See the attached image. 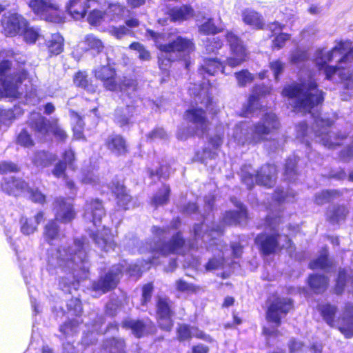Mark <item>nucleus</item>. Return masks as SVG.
Listing matches in <instances>:
<instances>
[{
	"label": "nucleus",
	"instance_id": "nucleus-1",
	"mask_svg": "<svg viewBox=\"0 0 353 353\" xmlns=\"http://www.w3.org/2000/svg\"><path fill=\"white\" fill-rule=\"evenodd\" d=\"M314 61L327 79L337 74L347 90H353V42L341 41L331 50H318Z\"/></svg>",
	"mask_w": 353,
	"mask_h": 353
},
{
	"label": "nucleus",
	"instance_id": "nucleus-39",
	"mask_svg": "<svg viewBox=\"0 0 353 353\" xmlns=\"http://www.w3.org/2000/svg\"><path fill=\"white\" fill-rule=\"evenodd\" d=\"M58 226L54 221H49L45 226L43 237L46 241L53 244L54 241L60 239Z\"/></svg>",
	"mask_w": 353,
	"mask_h": 353
},
{
	"label": "nucleus",
	"instance_id": "nucleus-50",
	"mask_svg": "<svg viewBox=\"0 0 353 353\" xmlns=\"http://www.w3.org/2000/svg\"><path fill=\"white\" fill-rule=\"evenodd\" d=\"M106 16V12H103L99 10L94 9L89 13L87 20L88 23L92 26H99L103 21L107 19Z\"/></svg>",
	"mask_w": 353,
	"mask_h": 353
},
{
	"label": "nucleus",
	"instance_id": "nucleus-60",
	"mask_svg": "<svg viewBox=\"0 0 353 353\" xmlns=\"http://www.w3.org/2000/svg\"><path fill=\"white\" fill-rule=\"evenodd\" d=\"M176 288L178 291L187 294L192 293L196 291L194 285L183 279H179L176 281Z\"/></svg>",
	"mask_w": 353,
	"mask_h": 353
},
{
	"label": "nucleus",
	"instance_id": "nucleus-59",
	"mask_svg": "<svg viewBox=\"0 0 353 353\" xmlns=\"http://www.w3.org/2000/svg\"><path fill=\"white\" fill-rule=\"evenodd\" d=\"M21 231L23 234L29 235L37 230V225L34 224L32 219H21Z\"/></svg>",
	"mask_w": 353,
	"mask_h": 353
},
{
	"label": "nucleus",
	"instance_id": "nucleus-19",
	"mask_svg": "<svg viewBox=\"0 0 353 353\" xmlns=\"http://www.w3.org/2000/svg\"><path fill=\"white\" fill-rule=\"evenodd\" d=\"M123 270V265L119 264L112 266L104 276L101 277L97 282L94 283V290L105 293L114 288L120 279Z\"/></svg>",
	"mask_w": 353,
	"mask_h": 353
},
{
	"label": "nucleus",
	"instance_id": "nucleus-36",
	"mask_svg": "<svg viewBox=\"0 0 353 353\" xmlns=\"http://www.w3.org/2000/svg\"><path fill=\"white\" fill-rule=\"evenodd\" d=\"M345 288L349 292L353 290V276H350L346 270H343L339 273L335 291L337 294H340Z\"/></svg>",
	"mask_w": 353,
	"mask_h": 353
},
{
	"label": "nucleus",
	"instance_id": "nucleus-12",
	"mask_svg": "<svg viewBox=\"0 0 353 353\" xmlns=\"http://www.w3.org/2000/svg\"><path fill=\"white\" fill-rule=\"evenodd\" d=\"M95 77L101 81L105 89L121 92L126 94L130 98L136 90L137 84L135 81L129 79L121 80L117 78L114 70L109 65L101 66L94 70Z\"/></svg>",
	"mask_w": 353,
	"mask_h": 353
},
{
	"label": "nucleus",
	"instance_id": "nucleus-42",
	"mask_svg": "<svg viewBox=\"0 0 353 353\" xmlns=\"http://www.w3.org/2000/svg\"><path fill=\"white\" fill-rule=\"evenodd\" d=\"M48 48L51 54L57 55L63 49V38L59 34H54L48 42Z\"/></svg>",
	"mask_w": 353,
	"mask_h": 353
},
{
	"label": "nucleus",
	"instance_id": "nucleus-13",
	"mask_svg": "<svg viewBox=\"0 0 353 353\" xmlns=\"http://www.w3.org/2000/svg\"><path fill=\"white\" fill-rule=\"evenodd\" d=\"M312 115L314 119V125L312 134L316 142L321 143L326 148H334L335 146L341 145L342 141L346 139V135L344 134L336 135L335 132L330 130L332 122L329 119Z\"/></svg>",
	"mask_w": 353,
	"mask_h": 353
},
{
	"label": "nucleus",
	"instance_id": "nucleus-38",
	"mask_svg": "<svg viewBox=\"0 0 353 353\" xmlns=\"http://www.w3.org/2000/svg\"><path fill=\"white\" fill-rule=\"evenodd\" d=\"M178 335L180 340H186L192 336L207 339L205 334L196 327H190L186 325H181L178 329Z\"/></svg>",
	"mask_w": 353,
	"mask_h": 353
},
{
	"label": "nucleus",
	"instance_id": "nucleus-15",
	"mask_svg": "<svg viewBox=\"0 0 353 353\" xmlns=\"http://www.w3.org/2000/svg\"><path fill=\"white\" fill-rule=\"evenodd\" d=\"M249 170L250 168L247 166L241 169L242 181L249 188H251L254 183L266 187H271L274 183L276 169L274 165L263 166L256 176L250 172Z\"/></svg>",
	"mask_w": 353,
	"mask_h": 353
},
{
	"label": "nucleus",
	"instance_id": "nucleus-9",
	"mask_svg": "<svg viewBox=\"0 0 353 353\" xmlns=\"http://www.w3.org/2000/svg\"><path fill=\"white\" fill-rule=\"evenodd\" d=\"M323 320L331 327H337L346 337L353 336V305L348 304L345 306L343 316L336 318V307L329 303L323 304L318 308Z\"/></svg>",
	"mask_w": 353,
	"mask_h": 353
},
{
	"label": "nucleus",
	"instance_id": "nucleus-18",
	"mask_svg": "<svg viewBox=\"0 0 353 353\" xmlns=\"http://www.w3.org/2000/svg\"><path fill=\"white\" fill-rule=\"evenodd\" d=\"M292 307V302L287 298H276L270 304L266 317L268 321L279 326L281 319L286 315Z\"/></svg>",
	"mask_w": 353,
	"mask_h": 353
},
{
	"label": "nucleus",
	"instance_id": "nucleus-46",
	"mask_svg": "<svg viewBox=\"0 0 353 353\" xmlns=\"http://www.w3.org/2000/svg\"><path fill=\"white\" fill-rule=\"evenodd\" d=\"M74 83L78 86L84 88L89 92H94L97 87L92 84H88L86 75L81 72L77 73L74 77Z\"/></svg>",
	"mask_w": 353,
	"mask_h": 353
},
{
	"label": "nucleus",
	"instance_id": "nucleus-5",
	"mask_svg": "<svg viewBox=\"0 0 353 353\" xmlns=\"http://www.w3.org/2000/svg\"><path fill=\"white\" fill-rule=\"evenodd\" d=\"M279 123L273 113L266 114L262 122L253 125L249 122L237 124L232 134V139L238 145L256 144L265 139L273 129L279 127Z\"/></svg>",
	"mask_w": 353,
	"mask_h": 353
},
{
	"label": "nucleus",
	"instance_id": "nucleus-49",
	"mask_svg": "<svg viewBox=\"0 0 353 353\" xmlns=\"http://www.w3.org/2000/svg\"><path fill=\"white\" fill-rule=\"evenodd\" d=\"M124 12V8L119 4H110L106 10L107 19L110 21L117 20L119 19Z\"/></svg>",
	"mask_w": 353,
	"mask_h": 353
},
{
	"label": "nucleus",
	"instance_id": "nucleus-35",
	"mask_svg": "<svg viewBox=\"0 0 353 353\" xmlns=\"http://www.w3.org/2000/svg\"><path fill=\"white\" fill-rule=\"evenodd\" d=\"M112 190L116 196L118 205L124 209L128 208V205L131 201V196L126 193L123 185L119 182L116 184L114 183Z\"/></svg>",
	"mask_w": 353,
	"mask_h": 353
},
{
	"label": "nucleus",
	"instance_id": "nucleus-43",
	"mask_svg": "<svg viewBox=\"0 0 353 353\" xmlns=\"http://www.w3.org/2000/svg\"><path fill=\"white\" fill-rule=\"evenodd\" d=\"M55 159L56 157L54 154L42 151L37 152L34 155L32 162L37 167H46L55 161Z\"/></svg>",
	"mask_w": 353,
	"mask_h": 353
},
{
	"label": "nucleus",
	"instance_id": "nucleus-4",
	"mask_svg": "<svg viewBox=\"0 0 353 353\" xmlns=\"http://www.w3.org/2000/svg\"><path fill=\"white\" fill-rule=\"evenodd\" d=\"M85 239H76L72 245H61L48 259L49 270L60 269L61 271L78 270L85 272L88 269Z\"/></svg>",
	"mask_w": 353,
	"mask_h": 353
},
{
	"label": "nucleus",
	"instance_id": "nucleus-53",
	"mask_svg": "<svg viewBox=\"0 0 353 353\" xmlns=\"http://www.w3.org/2000/svg\"><path fill=\"white\" fill-rule=\"evenodd\" d=\"M307 59V52L297 48L292 52L290 60L291 63L296 65H299L303 63Z\"/></svg>",
	"mask_w": 353,
	"mask_h": 353
},
{
	"label": "nucleus",
	"instance_id": "nucleus-17",
	"mask_svg": "<svg viewBox=\"0 0 353 353\" xmlns=\"http://www.w3.org/2000/svg\"><path fill=\"white\" fill-rule=\"evenodd\" d=\"M32 117V127L41 135L46 136L50 132L61 141L66 139L65 132L57 124V121L50 123L39 114H33Z\"/></svg>",
	"mask_w": 353,
	"mask_h": 353
},
{
	"label": "nucleus",
	"instance_id": "nucleus-28",
	"mask_svg": "<svg viewBox=\"0 0 353 353\" xmlns=\"http://www.w3.org/2000/svg\"><path fill=\"white\" fill-rule=\"evenodd\" d=\"M194 9L188 5L176 6L169 10L168 14L174 22H181L188 20L194 16Z\"/></svg>",
	"mask_w": 353,
	"mask_h": 353
},
{
	"label": "nucleus",
	"instance_id": "nucleus-2",
	"mask_svg": "<svg viewBox=\"0 0 353 353\" xmlns=\"http://www.w3.org/2000/svg\"><path fill=\"white\" fill-rule=\"evenodd\" d=\"M282 94L296 112H311V110L323 101V92L317 88L312 74H302L299 82L284 88Z\"/></svg>",
	"mask_w": 353,
	"mask_h": 353
},
{
	"label": "nucleus",
	"instance_id": "nucleus-57",
	"mask_svg": "<svg viewBox=\"0 0 353 353\" xmlns=\"http://www.w3.org/2000/svg\"><path fill=\"white\" fill-rule=\"evenodd\" d=\"M221 232L222 228L221 226H217L216 229L213 228L208 240L205 242H201L199 245L202 247V244L204 243L206 245L207 249L211 248L212 250H214V248H212L213 245L219 246L216 244V242H215V239L216 236H219Z\"/></svg>",
	"mask_w": 353,
	"mask_h": 353
},
{
	"label": "nucleus",
	"instance_id": "nucleus-10",
	"mask_svg": "<svg viewBox=\"0 0 353 353\" xmlns=\"http://www.w3.org/2000/svg\"><path fill=\"white\" fill-rule=\"evenodd\" d=\"M277 223L276 218L268 215L265 223V233L258 235L255 239V243L259 247L263 254H272L279 248H290L291 246V241L287 236H284L285 243L281 244V236L279 235L276 228Z\"/></svg>",
	"mask_w": 353,
	"mask_h": 353
},
{
	"label": "nucleus",
	"instance_id": "nucleus-29",
	"mask_svg": "<svg viewBox=\"0 0 353 353\" xmlns=\"http://www.w3.org/2000/svg\"><path fill=\"white\" fill-rule=\"evenodd\" d=\"M20 35L23 37L24 41L29 44H34L37 41L43 37L41 29L37 26H30L27 20Z\"/></svg>",
	"mask_w": 353,
	"mask_h": 353
},
{
	"label": "nucleus",
	"instance_id": "nucleus-45",
	"mask_svg": "<svg viewBox=\"0 0 353 353\" xmlns=\"http://www.w3.org/2000/svg\"><path fill=\"white\" fill-rule=\"evenodd\" d=\"M223 30V27L221 25L216 26L212 19H208L206 21L199 26V32L203 34H215Z\"/></svg>",
	"mask_w": 353,
	"mask_h": 353
},
{
	"label": "nucleus",
	"instance_id": "nucleus-54",
	"mask_svg": "<svg viewBox=\"0 0 353 353\" xmlns=\"http://www.w3.org/2000/svg\"><path fill=\"white\" fill-rule=\"evenodd\" d=\"M72 118L73 121L75 122V125L73 127L74 138L77 140L82 139H83L82 119L76 113H73Z\"/></svg>",
	"mask_w": 353,
	"mask_h": 353
},
{
	"label": "nucleus",
	"instance_id": "nucleus-22",
	"mask_svg": "<svg viewBox=\"0 0 353 353\" xmlns=\"http://www.w3.org/2000/svg\"><path fill=\"white\" fill-rule=\"evenodd\" d=\"M184 117L194 125L195 133L202 134L207 130L209 122L202 108H191L185 112Z\"/></svg>",
	"mask_w": 353,
	"mask_h": 353
},
{
	"label": "nucleus",
	"instance_id": "nucleus-63",
	"mask_svg": "<svg viewBox=\"0 0 353 353\" xmlns=\"http://www.w3.org/2000/svg\"><path fill=\"white\" fill-rule=\"evenodd\" d=\"M109 33L117 39L122 38L124 35L130 33V30L125 26L115 27L112 26L109 28Z\"/></svg>",
	"mask_w": 353,
	"mask_h": 353
},
{
	"label": "nucleus",
	"instance_id": "nucleus-3",
	"mask_svg": "<svg viewBox=\"0 0 353 353\" xmlns=\"http://www.w3.org/2000/svg\"><path fill=\"white\" fill-rule=\"evenodd\" d=\"M145 35L154 41L156 47L161 52L159 57V64L161 70H166L169 67L172 61L171 54H176L180 59L183 58L185 67L188 68L189 63L185 57L194 50V44L192 40L181 36L174 39L172 33H157L151 30H147Z\"/></svg>",
	"mask_w": 353,
	"mask_h": 353
},
{
	"label": "nucleus",
	"instance_id": "nucleus-58",
	"mask_svg": "<svg viewBox=\"0 0 353 353\" xmlns=\"http://www.w3.org/2000/svg\"><path fill=\"white\" fill-rule=\"evenodd\" d=\"M223 46L222 41L219 37H213L212 39H209L207 41V43L205 44V50L210 52H216L219 49H220Z\"/></svg>",
	"mask_w": 353,
	"mask_h": 353
},
{
	"label": "nucleus",
	"instance_id": "nucleus-64",
	"mask_svg": "<svg viewBox=\"0 0 353 353\" xmlns=\"http://www.w3.org/2000/svg\"><path fill=\"white\" fill-rule=\"evenodd\" d=\"M124 341L121 339H113L111 340V353H124Z\"/></svg>",
	"mask_w": 353,
	"mask_h": 353
},
{
	"label": "nucleus",
	"instance_id": "nucleus-6",
	"mask_svg": "<svg viewBox=\"0 0 353 353\" xmlns=\"http://www.w3.org/2000/svg\"><path fill=\"white\" fill-rule=\"evenodd\" d=\"M152 232L155 238L158 239V241L154 242V245H152L151 243H145L142 245L139 250L140 253L148 252L150 254V256L143 260L145 265L155 264L156 259L160 255L166 256L170 254H185L187 246L180 233L174 235L169 242L163 243L161 241L166 236L168 229L154 227Z\"/></svg>",
	"mask_w": 353,
	"mask_h": 353
},
{
	"label": "nucleus",
	"instance_id": "nucleus-20",
	"mask_svg": "<svg viewBox=\"0 0 353 353\" xmlns=\"http://www.w3.org/2000/svg\"><path fill=\"white\" fill-rule=\"evenodd\" d=\"M26 23V19L17 13L5 14L1 19V32L6 37H14L20 34Z\"/></svg>",
	"mask_w": 353,
	"mask_h": 353
},
{
	"label": "nucleus",
	"instance_id": "nucleus-33",
	"mask_svg": "<svg viewBox=\"0 0 353 353\" xmlns=\"http://www.w3.org/2000/svg\"><path fill=\"white\" fill-rule=\"evenodd\" d=\"M135 112L133 105H127L125 108H119L115 112V121L121 127H124L130 123Z\"/></svg>",
	"mask_w": 353,
	"mask_h": 353
},
{
	"label": "nucleus",
	"instance_id": "nucleus-24",
	"mask_svg": "<svg viewBox=\"0 0 353 353\" xmlns=\"http://www.w3.org/2000/svg\"><path fill=\"white\" fill-rule=\"evenodd\" d=\"M271 91V88L268 86H256L252 92V94L249 97L248 104L243 108L242 116L247 117L250 114H254L255 111L259 110L261 105L259 103V99L261 97L265 96Z\"/></svg>",
	"mask_w": 353,
	"mask_h": 353
},
{
	"label": "nucleus",
	"instance_id": "nucleus-21",
	"mask_svg": "<svg viewBox=\"0 0 353 353\" xmlns=\"http://www.w3.org/2000/svg\"><path fill=\"white\" fill-rule=\"evenodd\" d=\"M157 307L159 326L165 330H170L172 327V311L170 300L165 297H159Z\"/></svg>",
	"mask_w": 353,
	"mask_h": 353
},
{
	"label": "nucleus",
	"instance_id": "nucleus-27",
	"mask_svg": "<svg viewBox=\"0 0 353 353\" xmlns=\"http://www.w3.org/2000/svg\"><path fill=\"white\" fill-rule=\"evenodd\" d=\"M238 211H229L225 213L223 218V222L225 225H236L243 223L247 219V211L241 203L232 200Z\"/></svg>",
	"mask_w": 353,
	"mask_h": 353
},
{
	"label": "nucleus",
	"instance_id": "nucleus-8",
	"mask_svg": "<svg viewBox=\"0 0 353 353\" xmlns=\"http://www.w3.org/2000/svg\"><path fill=\"white\" fill-rule=\"evenodd\" d=\"M104 215L103 206L99 199H92L86 203L84 219L85 221L92 223L96 228V234L94 231L92 232L93 239L99 248L108 252L113 250L116 244L113 239V235L108 228L103 226L101 230L100 229L101 219Z\"/></svg>",
	"mask_w": 353,
	"mask_h": 353
},
{
	"label": "nucleus",
	"instance_id": "nucleus-32",
	"mask_svg": "<svg viewBox=\"0 0 353 353\" xmlns=\"http://www.w3.org/2000/svg\"><path fill=\"white\" fill-rule=\"evenodd\" d=\"M106 145L112 152L118 155L126 152L125 141L119 135L112 134L110 136L106 141Z\"/></svg>",
	"mask_w": 353,
	"mask_h": 353
},
{
	"label": "nucleus",
	"instance_id": "nucleus-47",
	"mask_svg": "<svg viewBox=\"0 0 353 353\" xmlns=\"http://www.w3.org/2000/svg\"><path fill=\"white\" fill-rule=\"evenodd\" d=\"M77 276L73 273L67 278H61L59 281V286L61 290L65 292L71 293L72 288L76 289L78 279H75Z\"/></svg>",
	"mask_w": 353,
	"mask_h": 353
},
{
	"label": "nucleus",
	"instance_id": "nucleus-44",
	"mask_svg": "<svg viewBox=\"0 0 353 353\" xmlns=\"http://www.w3.org/2000/svg\"><path fill=\"white\" fill-rule=\"evenodd\" d=\"M327 250L326 249L323 250L321 255L310 263V268L312 270H326L332 264V262L327 259Z\"/></svg>",
	"mask_w": 353,
	"mask_h": 353
},
{
	"label": "nucleus",
	"instance_id": "nucleus-37",
	"mask_svg": "<svg viewBox=\"0 0 353 353\" xmlns=\"http://www.w3.org/2000/svg\"><path fill=\"white\" fill-rule=\"evenodd\" d=\"M243 21L248 25L254 28L260 29L263 28V21L261 16L256 12L252 10H245L242 14Z\"/></svg>",
	"mask_w": 353,
	"mask_h": 353
},
{
	"label": "nucleus",
	"instance_id": "nucleus-23",
	"mask_svg": "<svg viewBox=\"0 0 353 353\" xmlns=\"http://www.w3.org/2000/svg\"><path fill=\"white\" fill-rule=\"evenodd\" d=\"M91 2L102 4L106 0H69L65 5V10L74 19L79 20L85 16Z\"/></svg>",
	"mask_w": 353,
	"mask_h": 353
},
{
	"label": "nucleus",
	"instance_id": "nucleus-16",
	"mask_svg": "<svg viewBox=\"0 0 353 353\" xmlns=\"http://www.w3.org/2000/svg\"><path fill=\"white\" fill-rule=\"evenodd\" d=\"M2 189L8 194L14 196L26 194L34 202L43 203L45 201V196L40 191L28 188L25 181L13 177L6 179Z\"/></svg>",
	"mask_w": 353,
	"mask_h": 353
},
{
	"label": "nucleus",
	"instance_id": "nucleus-14",
	"mask_svg": "<svg viewBox=\"0 0 353 353\" xmlns=\"http://www.w3.org/2000/svg\"><path fill=\"white\" fill-rule=\"evenodd\" d=\"M29 6L41 19L54 23H61L63 21V12L55 1L31 0Z\"/></svg>",
	"mask_w": 353,
	"mask_h": 353
},
{
	"label": "nucleus",
	"instance_id": "nucleus-48",
	"mask_svg": "<svg viewBox=\"0 0 353 353\" xmlns=\"http://www.w3.org/2000/svg\"><path fill=\"white\" fill-rule=\"evenodd\" d=\"M170 188L165 185H163L161 189L157 192L153 199L152 203L154 205H161L165 204L169 198Z\"/></svg>",
	"mask_w": 353,
	"mask_h": 353
},
{
	"label": "nucleus",
	"instance_id": "nucleus-61",
	"mask_svg": "<svg viewBox=\"0 0 353 353\" xmlns=\"http://www.w3.org/2000/svg\"><path fill=\"white\" fill-rule=\"evenodd\" d=\"M99 178L95 174L94 171L88 172L85 174H83V176L81 179V181L83 183L89 184L92 186H97L99 183Z\"/></svg>",
	"mask_w": 353,
	"mask_h": 353
},
{
	"label": "nucleus",
	"instance_id": "nucleus-26",
	"mask_svg": "<svg viewBox=\"0 0 353 353\" xmlns=\"http://www.w3.org/2000/svg\"><path fill=\"white\" fill-rule=\"evenodd\" d=\"M55 208L57 220L62 223H68L74 219L76 213L70 201L59 198L55 202Z\"/></svg>",
	"mask_w": 353,
	"mask_h": 353
},
{
	"label": "nucleus",
	"instance_id": "nucleus-55",
	"mask_svg": "<svg viewBox=\"0 0 353 353\" xmlns=\"http://www.w3.org/2000/svg\"><path fill=\"white\" fill-rule=\"evenodd\" d=\"M130 48L139 52V58L142 61H148L150 59V54L144 46L138 42H134L130 46Z\"/></svg>",
	"mask_w": 353,
	"mask_h": 353
},
{
	"label": "nucleus",
	"instance_id": "nucleus-41",
	"mask_svg": "<svg viewBox=\"0 0 353 353\" xmlns=\"http://www.w3.org/2000/svg\"><path fill=\"white\" fill-rule=\"evenodd\" d=\"M348 210L345 206L332 207L328 210L327 217L332 223H339L345 219Z\"/></svg>",
	"mask_w": 353,
	"mask_h": 353
},
{
	"label": "nucleus",
	"instance_id": "nucleus-31",
	"mask_svg": "<svg viewBox=\"0 0 353 353\" xmlns=\"http://www.w3.org/2000/svg\"><path fill=\"white\" fill-rule=\"evenodd\" d=\"M79 46L86 51L93 50L97 53L101 52L104 48L101 40L94 34L86 35Z\"/></svg>",
	"mask_w": 353,
	"mask_h": 353
},
{
	"label": "nucleus",
	"instance_id": "nucleus-30",
	"mask_svg": "<svg viewBox=\"0 0 353 353\" xmlns=\"http://www.w3.org/2000/svg\"><path fill=\"white\" fill-rule=\"evenodd\" d=\"M150 324V323H143L141 321L128 319L123 321L122 326L125 329H130L137 337H141L149 332L148 328Z\"/></svg>",
	"mask_w": 353,
	"mask_h": 353
},
{
	"label": "nucleus",
	"instance_id": "nucleus-52",
	"mask_svg": "<svg viewBox=\"0 0 353 353\" xmlns=\"http://www.w3.org/2000/svg\"><path fill=\"white\" fill-rule=\"evenodd\" d=\"M339 193L336 190H325L317 194L315 198V202L318 205H322L332 199L339 196Z\"/></svg>",
	"mask_w": 353,
	"mask_h": 353
},
{
	"label": "nucleus",
	"instance_id": "nucleus-11",
	"mask_svg": "<svg viewBox=\"0 0 353 353\" xmlns=\"http://www.w3.org/2000/svg\"><path fill=\"white\" fill-rule=\"evenodd\" d=\"M26 77V72L19 70L12 71V63L8 60L0 62V99L3 97H17L19 85Z\"/></svg>",
	"mask_w": 353,
	"mask_h": 353
},
{
	"label": "nucleus",
	"instance_id": "nucleus-7",
	"mask_svg": "<svg viewBox=\"0 0 353 353\" xmlns=\"http://www.w3.org/2000/svg\"><path fill=\"white\" fill-rule=\"evenodd\" d=\"M225 39L230 48V55L224 61L215 59H205L199 69L201 74L214 75L217 72H225V63L229 66L236 67L245 61L247 53L241 40L232 31H228Z\"/></svg>",
	"mask_w": 353,
	"mask_h": 353
},
{
	"label": "nucleus",
	"instance_id": "nucleus-40",
	"mask_svg": "<svg viewBox=\"0 0 353 353\" xmlns=\"http://www.w3.org/2000/svg\"><path fill=\"white\" fill-rule=\"evenodd\" d=\"M310 288L316 293L323 292L326 290L328 279L320 275H311L308 281Z\"/></svg>",
	"mask_w": 353,
	"mask_h": 353
},
{
	"label": "nucleus",
	"instance_id": "nucleus-25",
	"mask_svg": "<svg viewBox=\"0 0 353 353\" xmlns=\"http://www.w3.org/2000/svg\"><path fill=\"white\" fill-rule=\"evenodd\" d=\"M211 86L210 81H203L201 85H194L193 88H190L189 91L190 94H194L196 97V103H200L203 105L208 110H212V102L209 95V91Z\"/></svg>",
	"mask_w": 353,
	"mask_h": 353
},
{
	"label": "nucleus",
	"instance_id": "nucleus-34",
	"mask_svg": "<svg viewBox=\"0 0 353 353\" xmlns=\"http://www.w3.org/2000/svg\"><path fill=\"white\" fill-rule=\"evenodd\" d=\"M194 241L195 243H190L189 248H198L199 244L201 242H205L208 240L210 234L208 232V226L203 223L200 225H195L194 228Z\"/></svg>",
	"mask_w": 353,
	"mask_h": 353
},
{
	"label": "nucleus",
	"instance_id": "nucleus-51",
	"mask_svg": "<svg viewBox=\"0 0 353 353\" xmlns=\"http://www.w3.org/2000/svg\"><path fill=\"white\" fill-rule=\"evenodd\" d=\"M80 321L79 319H73L65 323L60 327V332L65 336H72L77 332V327Z\"/></svg>",
	"mask_w": 353,
	"mask_h": 353
},
{
	"label": "nucleus",
	"instance_id": "nucleus-62",
	"mask_svg": "<svg viewBox=\"0 0 353 353\" xmlns=\"http://www.w3.org/2000/svg\"><path fill=\"white\" fill-rule=\"evenodd\" d=\"M236 78L238 83L241 85H245L253 80L252 75L247 70H243L236 73Z\"/></svg>",
	"mask_w": 353,
	"mask_h": 353
},
{
	"label": "nucleus",
	"instance_id": "nucleus-56",
	"mask_svg": "<svg viewBox=\"0 0 353 353\" xmlns=\"http://www.w3.org/2000/svg\"><path fill=\"white\" fill-rule=\"evenodd\" d=\"M221 232L222 228L221 226H217L216 229L213 228L208 240L205 242H201L199 245L202 247V244L204 243L206 245L207 249L211 248L212 250H214V248H212L213 245L219 246L216 244V242H215V239L216 236H219Z\"/></svg>",
	"mask_w": 353,
	"mask_h": 353
}]
</instances>
